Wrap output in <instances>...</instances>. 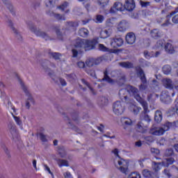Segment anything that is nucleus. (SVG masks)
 Masks as SVG:
<instances>
[{
    "label": "nucleus",
    "instance_id": "1",
    "mask_svg": "<svg viewBox=\"0 0 178 178\" xmlns=\"http://www.w3.org/2000/svg\"><path fill=\"white\" fill-rule=\"evenodd\" d=\"M127 90H128V94H131L134 96V98H135V99L142 105L145 113H147V112H148V104L142 98L141 96H140V91L138 89L129 85L127 86Z\"/></svg>",
    "mask_w": 178,
    "mask_h": 178
},
{
    "label": "nucleus",
    "instance_id": "2",
    "mask_svg": "<svg viewBox=\"0 0 178 178\" xmlns=\"http://www.w3.org/2000/svg\"><path fill=\"white\" fill-rule=\"evenodd\" d=\"M113 153L114 155H115V159H114L115 166H116V168L119 169L122 173H124V175H127V168L129 166L127 162L120 159V156H119V150L118 149L113 150Z\"/></svg>",
    "mask_w": 178,
    "mask_h": 178
},
{
    "label": "nucleus",
    "instance_id": "3",
    "mask_svg": "<svg viewBox=\"0 0 178 178\" xmlns=\"http://www.w3.org/2000/svg\"><path fill=\"white\" fill-rule=\"evenodd\" d=\"M173 126H175V124L168 122H165L161 128L152 127L150 129L149 133L153 136H162L165 131H168V130H169V129H172Z\"/></svg>",
    "mask_w": 178,
    "mask_h": 178
},
{
    "label": "nucleus",
    "instance_id": "4",
    "mask_svg": "<svg viewBox=\"0 0 178 178\" xmlns=\"http://www.w3.org/2000/svg\"><path fill=\"white\" fill-rule=\"evenodd\" d=\"M126 107L124 106V103L121 101L115 102L113 105V111L115 115L117 116H120V115H123Z\"/></svg>",
    "mask_w": 178,
    "mask_h": 178
},
{
    "label": "nucleus",
    "instance_id": "5",
    "mask_svg": "<svg viewBox=\"0 0 178 178\" xmlns=\"http://www.w3.org/2000/svg\"><path fill=\"white\" fill-rule=\"evenodd\" d=\"M138 76L140 77L141 82L143 83L139 86V90L141 91L142 90H145V86L144 84L147 83V78L145 77V73H144V70L141 69V67H138L136 68Z\"/></svg>",
    "mask_w": 178,
    "mask_h": 178
},
{
    "label": "nucleus",
    "instance_id": "6",
    "mask_svg": "<svg viewBox=\"0 0 178 178\" xmlns=\"http://www.w3.org/2000/svg\"><path fill=\"white\" fill-rule=\"evenodd\" d=\"M16 76L18 79V81L19 82V84H21L23 91L25 92L26 95L29 97L28 101H31V102H34V99H33L31 94H30V92H29V90H27V87L24 86V83H23V81H22V79H20V76H19L17 74H16Z\"/></svg>",
    "mask_w": 178,
    "mask_h": 178
},
{
    "label": "nucleus",
    "instance_id": "7",
    "mask_svg": "<svg viewBox=\"0 0 178 178\" xmlns=\"http://www.w3.org/2000/svg\"><path fill=\"white\" fill-rule=\"evenodd\" d=\"M110 45L112 48H119L123 45V39L120 37H115L111 39Z\"/></svg>",
    "mask_w": 178,
    "mask_h": 178
},
{
    "label": "nucleus",
    "instance_id": "8",
    "mask_svg": "<svg viewBox=\"0 0 178 178\" xmlns=\"http://www.w3.org/2000/svg\"><path fill=\"white\" fill-rule=\"evenodd\" d=\"M97 41L95 39L91 40H85V51L94 49V48H95V45H97Z\"/></svg>",
    "mask_w": 178,
    "mask_h": 178
},
{
    "label": "nucleus",
    "instance_id": "9",
    "mask_svg": "<svg viewBox=\"0 0 178 178\" xmlns=\"http://www.w3.org/2000/svg\"><path fill=\"white\" fill-rule=\"evenodd\" d=\"M124 8L120 2H115L110 9V13H116V12H123Z\"/></svg>",
    "mask_w": 178,
    "mask_h": 178
},
{
    "label": "nucleus",
    "instance_id": "10",
    "mask_svg": "<svg viewBox=\"0 0 178 178\" xmlns=\"http://www.w3.org/2000/svg\"><path fill=\"white\" fill-rule=\"evenodd\" d=\"M129 91L127 89H121L119 91V97L123 102L129 103Z\"/></svg>",
    "mask_w": 178,
    "mask_h": 178
},
{
    "label": "nucleus",
    "instance_id": "11",
    "mask_svg": "<svg viewBox=\"0 0 178 178\" xmlns=\"http://www.w3.org/2000/svg\"><path fill=\"white\" fill-rule=\"evenodd\" d=\"M124 8L126 10H128V12H131L134 10L136 8V2H134V0H125Z\"/></svg>",
    "mask_w": 178,
    "mask_h": 178
},
{
    "label": "nucleus",
    "instance_id": "12",
    "mask_svg": "<svg viewBox=\"0 0 178 178\" xmlns=\"http://www.w3.org/2000/svg\"><path fill=\"white\" fill-rule=\"evenodd\" d=\"M160 99L161 102L164 104H170V96L169 95V92L168 90H163L160 96Z\"/></svg>",
    "mask_w": 178,
    "mask_h": 178
},
{
    "label": "nucleus",
    "instance_id": "13",
    "mask_svg": "<svg viewBox=\"0 0 178 178\" xmlns=\"http://www.w3.org/2000/svg\"><path fill=\"white\" fill-rule=\"evenodd\" d=\"M126 41L129 45H133L136 42V35L133 32L128 33L126 35Z\"/></svg>",
    "mask_w": 178,
    "mask_h": 178
},
{
    "label": "nucleus",
    "instance_id": "14",
    "mask_svg": "<svg viewBox=\"0 0 178 178\" xmlns=\"http://www.w3.org/2000/svg\"><path fill=\"white\" fill-rule=\"evenodd\" d=\"M147 127H148V125L144 124L143 120L138 122L137 124V130L139 133H145L147 131Z\"/></svg>",
    "mask_w": 178,
    "mask_h": 178
},
{
    "label": "nucleus",
    "instance_id": "15",
    "mask_svg": "<svg viewBox=\"0 0 178 178\" xmlns=\"http://www.w3.org/2000/svg\"><path fill=\"white\" fill-rule=\"evenodd\" d=\"M118 31H126L129 29V22L126 20L121 21L118 25Z\"/></svg>",
    "mask_w": 178,
    "mask_h": 178
},
{
    "label": "nucleus",
    "instance_id": "16",
    "mask_svg": "<svg viewBox=\"0 0 178 178\" xmlns=\"http://www.w3.org/2000/svg\"><path fill=\"white\" fill-rule=\"evenodd\" d=\"M111 35H112V29L111 28L103 29L100 32L101 38H104V39L108 38V37H111Z\"/></svg>",
    "mask_w": 178,
    "mask_h": 178
},
{
    "label": "nucleus",
    "instance_id": "17",
    "mask_svg": "<svg viewBox=\"0 0 178 178\" xmlns=\"http://www.w3.org/2000/svg\"><path fill=\"white\" fill-rule=\"evenodd\" d=\"M163 85L165 88H168V90H173V81H172V79H163Z\"/></svg>",
    "mask_w": 178,
    "mask_h": 178
},
{
    "label": "nucleus",
    "instance_id": "18",
    "mask_svg": "<svg viewBox=\"0 0 178 178\" xmlns=\"http://www.w3.org/2000/svg\"><path fill=\"white\" fill-rule=\"evenodd\" d=\"M168 17H170V15H167V19H165V22H163V20L165 19L160 18L157 20L158 23H163L161 24V27H169V26H173V24L170 22V19H168Z\"/></svg>",
    "mask_w": 178,
    "mask_h": 178
},
{
    "label": "nucleus",
    "instance_id": "19",
    "mask_svg": "<svg viewBox=\"0 0 178 178\" xmlns=\"http://www.w3.org/2000/svg\"><path fill=\"white\" fill-rule=\"evenodd\" d=\"M56 151L58 152V155L61 158H65L66 155H67V153L66 152V149H65L64 146H58L56 147Z\"/></svg>",
    "mask_w": 178,
    "mask_h": 178
},
{
    "label": "nucleus",
    "instance_id": "20",
    "mask_svg": "<svg viewBox=\"0 0 178 178\" xmlns=\"http://www.w3.org/2000/svg\"><path fill=\"white\" fill-rule=\"evenodd\" d=\"M30 30L31 31H32V33H34V34H35V35H37L38 37H42L43 38L44 37H45V32H42L41 31V30L37 29V28H35V26H31Z\"/></svg>",
    "mask_w": 178,
    "mask_h": 178
},
{
    "label": "nucleus",
    "instance_id": "21",
    "mask_svg": "<svg viewBox=\"0 0 178 178\" xmlns=\"http://www.w3.org/2000/svg\"><path fill=\"white\" fill-rule=\"evenodd\" d=\"M120 122L122 126H131L133 124V121L131 120V119L127 117L121 118Z\"/></svg>",
    "mask_w": 178,
    "mask_h": 178
},
{
    "label": "nucleus",
    "instance_id": "22",
    "mask_svg": "<svg viewBox=\"0 0 178 178\" xmlns=\"http://www.w3.org/2000/svg\"><path fill=\"white\" fill-rule=\"evenodd\" d=\"M165 51L167 52V54H175L176 52V48H175L172 44L167 43L165 45Z\"/></svg>",
    "mask_w": 178,
    "mask_h": 178
},
{
    "label": "nucleus",
    "instance_id": "23",
    "mask_svg": "<svg viewBox=\"0 0 178 178\" xmlns=\"http://www.w3.org/2000/svg\"><path fill=\"white\" fill-rule=\"evenodd\" d=\"M150 34H151V37L155 39L162 37V31H159V29L152 30L150 32Z\"/></svg>",
    "mask_w": 178,
    "mask_h": 178
},
{
    "label": "nucleus",
    "instance_id": "24",
    "mask_svg": "<svg viewBox=\"0 0 178 178\" xmlns=\"http://www.w3.org/2000/svg\"><path fill=\"white\" fill-rule=\"evenodd\" d=\"M85 39H77L75 42V48H83L85 49Z\"/></svg>",
    "mask_w": 178,
    "mask_h": 178
},
{
    "label": "nucleus",
    "instance_id": "25",
    "mask_svg": "<svg viewBox=\"0 0 178 178\" xmlns=\"http://www.w3.org/2000/svg\"><path fill=\"white\" fill-rule=\"evenodd\" d=\"M119 65L121 67H124V69H133L134 67V64L129 61L119 63Z\"/></svg>",
    "mask_w": 178,
    "mask_h": 178
},
{
    "label": "nucleus",
    "instance_id": "26",
    "mask_svg": "<svg viewBox=\"0 0 178 178\" xmlns=\"http://www.w3.org/2000/svg\"><path fill=\"white\" fill-rule=\"evenodd\" d=\"M99 81H107V83H109L110 84L113 83V79L108 76L107 70L104 72V78L102 80H99Z\"/></svg>",
    "mask_w": 178,
    "mask_h": 178
},
{
    "label": "nucleus",
    "instance_id": "27",
    "mask_svg": "<svg viewBox=\"0 0 178 178\" xmlns=\"http://www.w3.org/2000/svg\"><path fill=\"white\" fill-rule=\"evenodd\" d=\"M129 109L134 115H138V113H140V111H141V107L132 104L130 106Z\"/></svg>",
    "mask_w": 178,
    "mask_h": 178
},
{
    "label": "nucleus",
    "instance_id": "28",
    "mask_svg": "<svg viewBox=\"0 0 178 178\" xmlns=\"http://www.w3.org/2000/svg\"><path fill=\"white\" fill-rule=\"evenodd\" d=\"M88 33H89V31L86 28H82L79 31V35L81 37H83V38H86V37H88Z\"/></svg>",
    "mask_w": 178,
    "mask_h": 178
},
{
    "label": "nucleus",
    "instance_id": "29",
    "mask_svg": "<svg viewBox=\"0 0 178 178\" xmlns=\"http://www.w3.org/2000/svg\"><path fill=\"white\" fill-rule=\"evenodd\" d=\"M175 162V159L173 158H168V159H165L162 161L163 165L165 166L166 168H168V166H169V165H172V163H173Z\"/></svg>",
    "mask_w": 178,
    "mask_h": 178
},
{
    "label": "nucleus",
    "instance_id": "30",
    "mask_svg": "<svg viewBox=\"0 0 178 178\" xmlns=\"http://www.w3.org/2000/svg\"><path fill=\"white\" fill-rule=\"evenodd\" d=\"M154 120H155V122H157V123L162 122V112L161 111H156L155 116H154Z\"/></svg>",
    "mask_w": 178,
    "mask_h": 178
},
{
    "label": "nucleus",
    "instance_id": "31",
    "mask_svg": "<svg viewBox=\"0 0 178 178\" xmlns=\"http://www.w3.org/2000/svg\"><path fill=\"white\" fill-rule=\"evenodd\" d=\"M49 55L51 58H53V59H55V60H59L60 59V56H62V54L60 53L57 52H49Z\"/></svg>",
    "mask_w": 178,
    "mask_h": 178
},
{
    "label": "nucleus",
    "instance_id": "32",
    "mask_svg": "<svg viewBox=\"0 0 178 178\" xmlns=\"http://www.w3.org/2000/svg\"><path fill=\"white\" fill-rule=\"evenodd\" d=\"M67 29H76V27H79V23L73 22H68L66 24Z\"/></svg>",
    "mask_w": 178,
    "mask_h": 178
},
{
    "label": "nucleus",
    "instance_id": "33",
    "mask_svg": "<svg viewBox=\"0 0 178 178\" xmlns=\"http://www.w3.org/2000/svg\"><path fill=\"white\" fill-rule=\"evenodd\" d=\"M58 165L60 168H62V166H69V161H67V160H64V159H59L58 161Z\"/></svg>",
    "mask_w": 178,
    "mask_h": 178
},
{
    "label": "nucleus",
    "instance_id": "34",
    "mask_svg": "<svg viewBox=\"0 0 178 178\" xmlns=\"http://www.w3.org/2000/svg\"><path fill=\"white\" fill-rule=\"evenodd\" d=\"M163 72L164 74H169L172 72V67L169 65H164L163 67Z\"/></svg>",
    "mask_w": 178,
    "mask_h": 178
},
{
    "label": "nucleus",
    "instance_id": "35",
    "mask_svg": "<svg viewBox=\"0 0 178 178\" xmlns=\"http://www.w3.org/2000/svg\"><path fill=\"white\" fill-rule=\"evenodd\" d=\"M3 3L7 6L8 10L13 15V6H12V3L8 2V0H2Z\"/></svg>",
    "mask_w": 178,
    "mask_h": 178
},
{
    "label": "nucleus",
    "instance_id": "36",
    "mask_svg": "<svg viewBox=\"0 0 178 178\" xmlns=\"http://www.w3.org/2000/svg\"><path fill=\"white\" fill-rule=\"evenodd\" d=\"M142 175L144 177L151 178L152 177V172L148 170H144L142 172Z\"/></svg>",
    "mask_w": 178,
    "mask_h": 178
},
{
    "label": "nucleus",
    "instance_id": "37",
    "mask_svg": "<svg viewBox=\"0 0 178 178\" xmlns=\"http://www.w3.org/2000/svg\"><path fill=\"white\" fill-rule=\"evenodd\" d=\"M85 72H86V73L89 74V76H91V77H93V79H97L95 71H94L93 70H88L87 68H85Z\"/></svg>",
    "mask_w": 178,
    "mask_h": 178
},
{
    "label": "nucleus",
    "instance_id": "38",
    "mask_svg": "<svg viewBox=\"0 0 178 178\" xmlns=\"http://www.w3.org/2000/svg\"><path fill=\"white\" fill-rule=\"evenodd\" d=\"M86 66H88V67H92V66L95 65L94 63V58H91L87 59L86 61Z\"/></svg>",
    "mask_w": 178,
    "mask_h": 178
},
{
    "label": "nucleus",
    "instance_id": "39",
    "mask_svg": "<svg viewBox=\"0 0 178 178\" xmlns=\"http://www.w3.org/2000/svg\"><path fill=\"white\" fill-rule=\"evenodd\" d=\"M8 26L12 29L13 31L16 34V35H19V37H22L20 34H19V32H17V30L13 26V22L12 21H8Z\"/></svg>",
    "mask_w": 178,
    "mask_h": 178
},
{
    "label": "nucleus",
    "instance_id": "40",
    "mask_svg": "<svg viewBox=\"0 0 178 178\" xmlns=\"http://www.w3.org/2000/svg\"><path fill=\"white\" fill-rule=\"evenodd\" d=\"M81 82L83 83V84H85V86H86L89 88L91 92L95 94V91H94V89L91 87L90 83L87 81H86V79H81Z\"/></svg>",
    "mask_w": 178,
    "mask_h": 178
},
{
    "label": "nucleus",
    "instance_id": "41",
    "mask_svg": "<svg viewBox=\"0 0 178 178\" xmlns=\"http://www.w3.org/2000/svg\"><path fill=\"white\" fill-rule=\"evenodd\" d=\"M139 3H140L141 8H149V6H151V1H140Z\"/></svg>",
    "mask_w": 178,
    "mask_h": 178
},
{
    "label": "nucleus",
    "instance_id": "42",
    "mask_svg": "<svg viewBox=\"0 0 178 178\" xmlns=\"http://www.w3.org/2000/svg\"><path fill=\"white\" fill-rule=\"evenodd\" d=\"M153 170L154 172H158L161 170V163H156L155 161L153 162Z\"/></svg>",
    "mask_w": 178,
    "mask_h": 178
},
{
    "label": "nucleus",
    "instance_id": "43",
    "mask_svg": "<svg viewBox=\"0 0 178 178\" xmlns=\"http://www.w3.org/2000/svg\"><path fill=\"white\" fill-rule=\"evenodd\" d=\"M53 16L56 20H66L65 15H62L60 14L53 13Z\"/></svg>",
    "mask_w": 178,
    "mask_h": 178
},
{
    "label": "nucleus",
    "instance_id": "44",
    "mask_svg": "<svg viewBox=\"0 0 178 178\" xmlns=\"http://www.w3.org/2000/svg\"><path fill=\"white\" fill-rule=\"evenodd\" d=\"M69 6V3L67 1L63 2L61 5L58 6V9H60V10H65L67 7Z\"/></svg>",
    "mask_w": 178,
    "mask_h": 178
},
{
    "label": "nucleus",
    "instance_id": "45",
    "mask_svg": "<svg viewBox=\"0 0 178 178\" xmlns=\"http://www.w3.org/2000/svg\"><path fill=\"white\" fill-rule=\"evenodd\" d=\"M128 178H141V175L140 173L134 172H131Z\"/></svg>",
    "mask_w": 178,
    "mask_h": 178
},
{
    "label": "nucleus",
    "instance_id": "46",
    "mask_svg": "<svg viewBox=\"0 0 178 178\" xmlns=\"http://www.w3.org/2000/svg\"><path fill=\"white\" fill-rule=\"evenodd\" d=\"M108 2H109V0H98V4L100 6H102V8H104V6H106Z\"/></svg>",
    "mask_w": 178,
    "mask_h": 178
},
{
    "label": "nucleus",
    "instance_id": "47",
    "mask_svg": "<svg viewBox=\"0 0 178 178\" xmlns=\"http://www.w3.org/2000/svg\"><path fill=\"white\" fill-rule=\"evenodd\" d=\"M11 115H12V116L13 117L14 120H15L17 124H18V126H22V120H20V118H19V117L13 114V113H11Z\"/></svg>",
    "mask_w": 178,
    "mask_h": 178
},
{
    "label": "nucleus",
    "instance_id": "48",
    "mask_svg": "<svg viewBox=\"0 0 178 178\" xmlns=\"http://www.w3.org/2000/svg\"><path fill=\"white\" fill-rule=\"evenodd\" d=\"M106 25L108 26V27H112L113 24H115V19L110 18L106 20Z\"/></svg>",
    "mask_w": 178,
    "mask_h": 178
},
{
    "label": "nucleus",
    "instance_id": "49",
    "mask_svg": "<svg viewBox=\"0 0 178 178\" xmlns=\"http://www.w3.org/2000/svg\"><path fill=\"white\" fill-rule=\"evenodd\" d=\"M104 19L105 18L102 15H98L96 16V20H97V23H102V22H104Z\"/></svg>",
    "mask_w": 178,
    "mask_h": 178
},
{
    "label": "nucleus",
    "instance_id": "50",
    "mask_svg": "<svg viewBox=\"0 0 178 178\" xmlns=\"http://www.w3.org/2000/svg\"><path fill=\"white\" fill-rule=\"evenodd\" d=\"M164 155L165 156H172V155H173V149H168L165 150Z\"/></svg>",
    "mask_w": 178,
    "mask_h": 178
},
{
    "label": "nucleus",
    "instance_id": "51",
    "mask_svg": "<svg viewBox=\"0 0 178 178\" xmlns=\"http://www.w3.org/2000/svg\"><path fill=\"white\" fill-rule=\"evenodd\" d=\"M100 101H101V105H108V99H106V97H103L102 98H100Z\"/></svg>",
    "mask_w": 178,
    "mask_h": 178
},
{
    "label": "nucleus",
    "instance_id": "52",
    "mask_svg": "<svg viewBox=\"0 0 178 178\" xmlns=\"http://www.w3.org/2000/svg\"><path fill=\"white\" fill-rule=\"evenodd\" d=\"M77 66L80 67V69H86V63H84L83 61H79L77 63Z\"/></svg>",
    "mask_w": 178,
    "mask_h": 178
},
{
    "label": "nucleus",
    "instance_id": "53",
    "mask_svg": "<svg viewBox=\"0 0 178 178\" xmlns=\"http://www.w3.org/2000/svg\"><path fill=\"white\" fill-rule=\"evenodd\" d=\"M99 49L100 51H103L104 52L108 51V48L102 44H99Z\"/></svg>",
    "mask_w": 178,
    "mask_h": 178
},
{
    "label": "nucleus",
    "instance_id": "54",
    "mask_svg": "<svg viewBox=\"0 0 178 178\" xmlns=\"http://www.w3.org/2000/svg\"><path fill=\"white\" fill-rule=\"evenodd\" d=\"M45 170L49 173V175H51V178H54V172H52V170H51V168H49V167L45 165Z\"/></svg>",
    "mask_w": 178,
    "mask_h": 178
},
{
    "label": "nucleus",
    "instance_id": "55",
    "mask_svg": "<svg viewBox=\"0 0 178 178\" xmlns=\"http://www.w3.org/2000/svg\"><path fill=\"white\" fill-rule=\"evenodd\" d=\"M101 62H102V58L99 57L97 58H94L95 65H99Z\"/></svg>",
    "mask_w": 178,
    "mask_h": 178
},
{
    "label": "nucleus",
    "instance_id": "56",
    "mask_svg": "<svg viewBox=\"0 0 178 178\" xmlns=\"http://www.w3.org/2000/svg\"><path fill=\"white\" fill-rule=\"evenodd\" d=\"M172 22L175 23V24H178V14L172 17Z\"/></svg>",
    "mask_w": 178,
    "mask_h": 178
},
{
    "label": "nucleus",
    "instance_id": "57",
    "mask_svg": "<svg viewBox=\"0 0 178 178\" xmlns=\"http://www.w3.org/2000/svg\"><path fill=\"white\" fill-rule=\"evenodd\" d=\"M164 42H165V40H159L157 42V47H158V48H163Z\"/></svg>",
    "mask_w": 178,
    "mask_h": 178
},
{
    "label": "nucleus",
    "instance_id": "58",
    "mask_svg": "<svg viewBox=\"0 0 178 178\" xmlns=\"http://www.w3.org/2000/svg\"><path fill=\"white\" fill-rule=\"evenodd\" d=\"M63 176L65 178H73L72 174L70 172H64Z\"/></svg>",
    "mask_w": 178,
    "mask_h": 178
},
{
    "label": "nucleus",
    "instance_id": "59",
    "mask_svg": "<svg viewBox=\"0 0 178 178\" xmlns=\"http://www.w3.org/2000/svg\"><path fill=\"white\" fill-rule=\"evenodd\" d=\"M147 122V123H149L151 122V118L149 117L148 115L145 114L143 122Z\"/></svg>",
    "mask_w": 178,
    "mask_h": 178
},
{
    "label": "nucleus",
    "instance_id": "60",
    "mask_svg": "<svg viewBox=\"0 0 178 178\" xmlns=\"http://www.w3.org/2000/svg\"><path fill=\"white\" fill-rule=\"evenodd\" d=\"M56 33L57 34L58 38L60 40H62V33L60 32V29H56Z\"/></svg>",
    "mask_w": 178,
    "mask_h": 178
},
{
    "label": "nucleus",
    "instance_id": "61",
    "mask_svg": "<svg viewBox=\"0 0 178 178\" xmlns=\"http://www.w3.org/2000/svg\"><path fill=\"white\" fill-rule=\"evenodd\" d=\"M163 173H164V175H165V176H167V177H168V178H170L171 176H172V175H170V172H169L168 170H166V169L164 170Z\"/></svg>",
    "mask_w": 178,
    "mask_h": 178
},
{
    "label": "nucleus",
    "instance_id": "62",
    "mask_svg": "<svg viewBox=\"0 0 178 178\" xmlns=\"http://www.w3.org/2000/svg\"><path fill=\"white\" fill-rule=\"evenodd\" d=\"M39 138H40L41 141H42V143H45V135L44 134H40Z\"/></svg>",
    "mask_w": 178,
    "mask_h": 178
},
{
    "label": "nucleus",
    "instance_id": "63",
    "mask_svg": "<svg viewBox=\"0 0 178 178\" xmlns=\"http://www.w3.org/2000/svg\"><path fill=\"white\" fill-rule=\"evenodd\" d=\"M104 129H105V127L102 124H101L99 127H97V129L99 130L101 133H104Z\"/></svg>",
    "mask_w": 178,
    "mask_h": 178
},
{
    "label": "nucleus",
    "instance_id": "64",
    "mask_svg": "<svg viewBox=\"0 0 178 178\" xmlns=\"http://www.w3.org/2000/svg\"><path fill=\"white\" fill-rule=\"evenodd\" d=\"M173 88H175L176 91H178V81H176L175 83H173Z\"/></svg>",
    "mask_w": 178,
    "mask_h": 178
}]
</instances>
